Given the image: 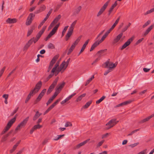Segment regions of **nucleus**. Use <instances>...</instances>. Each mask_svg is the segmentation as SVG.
Segmentation results:
<instances>
[{
	"label": "nucleus",
	"mask_w": 154,
	"mask_h": 154,
	"mask_svg": "<svg viewBox=\"0 0 154 154\" xmlns=\"http://www.w3.org/2000/svg\"><path fill=\"white\" fill-rule=\"evenodd\" d=\"M119 121H116V119H113L110 120L106 125L107 127L106 128V129H109L117 124Z\"/></svg>",
	"instance_id": "f257e3e1"
},
{
	"label": "nucleus",
	"mask_w": 154,
	"mask_h": 154,
	"mask_svg": "<svg viewBox=\"0 0 154 154\" xmlns=\"http://www.w3.org/2000/svg\"><path fill=\"white\" fill-rule=\"evenodd\" d=\"M35 17V14H33L32 13H31L28 16L26 21V25L29 26L32 23V20H33V18Z\"/></svg>",
	"instance_id": "f03ea898"
},
{
	"label": "nucleus",
	"mask_w": 154,
	"mask_h": 154,
	"mask_svg": "<svg viewBox=\"0 0 154 154\" xmlns=\"http://www.w3.org/2000/svg\"><path fill=\"white\" fill-rule=\"evenodd\" d=\"M46 28V26H43L42 29L38 32L36 35V38H34V43H35L39 39L42 35L44 32Z\"/></svg>",
	"instance_id": "7ed1b4c3"
},
{
	"label": "nucleus",
	"mask_w": 154,
	"mask_h": 154,
	"mask_svg": "<svg viewBox=\"0 0 154 154\" xmlns=\"http://www.w3.org/2000/svg\"><path fill=\"white\" fill-rule=\"evenodd\" d=\"M42 83L41 81L38 82L36 85L35 86L33 90H32L31 91H33L34 94H35L38 92L40 89L42 87Z\"/></svg>",
	"instance_id": "20e7f679"
},
{
	"label": "nucleus",
	"mask_w": 154,
	"mask_h": 154,
	"mask_svg": "<svg viewBox=\"0 0 154 154\" xmlns=\"http://www.w3.org/2000/svg\"><path fill=\"white\" fill-rule=\"evenodd\" d=\"M110 1V0H108L105 3L104 5L102 8H100L99 11L97 14V17H99V16H100L105 10V9L108 6V4L109 2Z\"/></svg>",
	"instance_id": "39448f33"
},
{
	"label": "nucleus",
	"mask_w": 154,
	"mask_h": 154,
	"mask_svg": "<svg viewBox=\"0 0 154 154\" xmlns=\"http://www.w3.org/2000/svg\"><path fill=\"white\" fill-rule=\"evenodd\" d=\"M64 64H63V63H61L60 66V67L57 68L56 70L54 72V74L55 76L57 75L60 71H61V73L63 72L65 70L64 69Z\"/></svg>",
	"instance_id": "423d86ee"
},
{
	"label": "nucleus",
	"mask_w": 154,
	"mask_h": 154,
	"mask_svg": "<svg viewBox=\"0 0 154 154\" xmlns=\"http://www.w3.org/2000/svg\"><path fill=\"white\" fill-rule=\"evenodd\" d=\"M134 38V37H132L130 38L122 46L121 48H120V49L121 50H122L128 46L130 44L131 42L133 40Z\"/></svg>",
	"instance_id": "0eeeda50"
},
{
	"label": "nucleus",
	"mask_w": 154,
	"mask_h": 154,
	"mask_svg": "<svg viewBox=\"0 0 154 154\" xmlns=\"http://www.w3.org/2000/svg\"><path fill=\"white\" fill-rule=\"evenodd\" d=\"M17 116V115H16L15 116L14 118L10 120L8 122L6 127L9 129L13 123L15 121Z\"/></svg>",
	"instance_id": "6e6552de"
},
{
	"label": "nucleus",
	"mask_w": 154,
	"mask_h": 154,
	"mask_svg": "<svg viewBox=\"0 0 154 154\" xmlns=\"http://www.w3.org/2000/svg\"><path fill=\"white\" fill-rule=\"evenodd\" d=\"M57 30V29L55 28L54 27L46 38L45 39V41H47L48 39L50 38L53 35H54L56 32Z\"/></svg>",
	"instance_id": "1a4fd4ad"
},
{
	"label": "nucleus",
	"mask_w": 154,
	"mask_h": 154,
	"mask_svg": "<svg viewBox=\"0 0 154 154\" xmlns=\"http://www.w3.org/2000/svg\"><path fill=\"white\" fill-rule=\"evenodd\" d=\"M132 102L131 100H129L124 102L118 104L114 106L115 108H116L120 106H123L131 103Z\"/></svg>",
	"instance_id": "9d476101"
},
{
	"label": "nucleus",
	"mask_w": 154,
	"mask_h": 154,
	"mask_svg": "<svg viewBox=\"0 0 154 154\" xmlns=\"http://www.w3.org/2000/svg\"><path fill=\"white\" fill-rule=\"evenodd\" d=\"M123 35V34L122 33H121L120 34H119L113 40V44H116L118 42L122 37Z\"/></svg>",
	"instance_id": "9b49d317"
},
{
	"label": "nucleus",
	"mask_w": 154,
	"mask_h": 154,
	"mask_svg": "<svg viewBox=\"0 0 154 154\" xmlns=\"http://www.w3.org/2000/svg\"><path fill=\"white\" fill-rule=\"evenodd\" d=\"M46 7L45 5H42L38 10H37L34 12L35 14H38L44 11L46 9Z\"/></svg>",
	"instance_id": "f8f14e48"
},
{
	"label": "nucleus",
	"mask_w": 154,
	"mask_h": 154,
	"mask_svg": "<svg viewBox=\"0 0 154 154\" xmlns=\"http://www.w3.org/2000/svg\"><path fill=\"white\" fill-rule=\"evenodd\" d=\"M73 30L69 29L68 32L65 36V39L67 41L69 39V38L70 37L73 32Z\"/></svg>",
	"instance_id": "ddd939ff"
},
{
	"label": "nucleus",
	"mask_w": 154,
	"mask_h": 154,
	"mask_svg": "<svg viewBox=\"0 0 154 154\" xmlns=\"http://www.w3.org/2000/svg\"><path fill=\"white\" fill-rule=\"evenodd\" d=\"M65 84V82H63L62 84H59L57 85V88H56V91L60 93L62 89L64 87Z\"/></svg>",
	"instance_id": "4468645a"
},
{
	"label": "nucleus",
	"mask_w": 154,
	"mask_h": 154,
	"mask_svg": "<svg viewBox=\"0 0 154 154\" xmlns=\"http://www.w3.org/2000/svg\"><path fill=\"white\" fill-rule=\"evenodd\" d=\"M59 56L58 55H55L52 58L51 60V61L50 64V65L53 66L54 64L55 63L57 60L58 59Z\"/></svg>",
	"instance_id": "2eb2a0df"
},
{
	"label": "nucleus",
	"mask_w": 154,
	"mask_h": 154,
	"mask_svg": "<svg viewBox=\"0 0 154 154\" xmlns=\"http://www.w3.org/2000/svg\"><path fill=\"white\" fill-rule=\"evenodd\" d=\"M89 140L90 139H88L82 142L79 143L76 145V148L77 149L79 148L81 146L85 145V144H86Z\"/></svg>",
	"instance_id": "dca6fc26"
},
{
	"label": "nucleus",
	"mask_w": 154,
	"mask_h": 154,
	"mask_svg": "<svg viewBox=\"0 0 154 154\" xmlns=\"http://www.w3.org/2000/svg\"><path fill=\"white\" fill-rule=\"evenodd\" d=\"M82 9V7L81 6H79L75 8L74 10L73 13L74 15H76L77 14H78L80 11Z\"/></svg>",
	"instance_id": "f3484780"
},
{
	"label": "nucleus",
	"mask_w": 154,
	"mask_h": 154,
	"mask_svg": "<svg viewBox=\"0 0 154 154\" xmlns=\"http://www.w3.org/2000/svg\"><path fill=\"white\" fill-rule=\"evenodd\" d=\"M89 41V39H88V40H87L85 42L84 44L83 45L81 50L79 54V55L80 54H81L82 52L85 49L87 45H88V42Z\"/></svg>",
	"instance_id": "a211bd4d"
},
{
	"label": "nucleus",
	"mask_w": 154,
	"mask_h": 154,
	"mask_svg": "<svg viewBox=\"0 0 154 154\" xmlns=\"http://www.w3.org/2000/svg\"><path fill=\"white\" fill-rule=\"evenodd\" d=\"M153 25L150 26L145 32L143 35V36H145L152 30L153 28Z\"/></svg>",
	"instance_id": "6ab92c4d"
},
{
	"label": "nucleus",
	"mask_w": 154,
	"mask_h": 154,
	"mask_svg": "<svg viewBox=\"0 0 154 154\" xmlns=\"http://www.w3.org/2000/svg\"><path fill=\"white\" fill-rule=\"evenodd\" d=\"M6 22L8 23H16L17 22V20L15 18L11 19L8 18L6 20Z\"/></svg>",
	"instance_id": "aec40b11"
},
{
	"label": "nucleus",
	"mask_w": 154,
	"mask_h": 154,
	"mask_svg": "<svg viewBox=\"0 0 154 154\" xmlns=\"http://www.w3.org/2000/svg\"><path fill=\"white\" fill-rule=\"evenodd\" d=\"M34 94V93H33V91H31L26 99L25 103H26L30 99L31 96H33Z\"/></svg>",
	"instance_id": "412c9836"
},
{
	"label": "nucleus",
	"mask_w": 154,
	"mask_h": 154,
	"mask_svg": "<svg viewBox=\"0 0 154 154\" xmlns=\"http://www.w3.org/2000/svg\"><path fill=\"white\" fill-rule=\"evenodd\" d=\"M100 44L99 42L97 41L95 42L92 45L90 50V51H92Z\"/></svg>",
	"instance_id": "4be33fe9"
},
{
	"label": "nucleus",
	"mask_w": 154,
	"mask_h": 154,
	"mask_svg": "<svg viewBox=\"0 0 154 154\" xmlns=\"http://www.w3.org/2000/svg\"><path fill=\"white\" fill-rule=\"evenodd\" d=\"M70 58H69L66 61V62L65 61H64L63 62H62V63H63V64H64V69H65L68 66L69 63L70 61Z\"/></svg>",
	"instance_id": "5701e85b"
},
{
	"label": "nucleus",
	"mask_w": 154,
	"mask_h": 154,
	"mask_svg": "<svg viewBox=\"0 0 154 154\" xmlns=\"http://www.w3.org/2000/svg\"><path fill=\"white\" fill-rule=\"evenodd\" d=\"M42 114H39L38 111H37L33 118V120H36Z\"/></svg>",
	"instance_id": "b1692460"
},
{
	"label": "nucleus",
	"mask_w": 154,
	"mask_h": 154,
	"mask_svg": "<svg viewBox=\"0 0 154 154\" xmlns=\"http://www.w3.org/2000/svg\"><path fill=\"white\" fill-rule=\"evenodd\" d=\"M110 60L108 59L107 61L104 63L103 65V66L105 68H109V63Z\"/></svg>",
	"instance_id": "393cba45"
},
{
	"label": "nucleus",
	"mask_w": 154,
	"mask_h": 154,
	"mask_svg": "<svg viewBox=\"0 0 154 154\" xmlns=\"http://www.w3.org/2000/svg\"><path fill=\"white\" fill-rule=\"evenodd\" d=\"M35 29V27L34 26H32L31 27L30 29L28 31L27 34V36H29L32 32L33 30Z\"/></svg>",
	"instance_id": "a878e982"
},
{
	"label": "nucleus",
	"mask_w": 154,
	"mask_h": 154,
	"mask_svg": "<svg viewBox=\"0 0 154 154\" xmlns=\"http://www.w3.org/2000/svg\"><path fill=\"white\" fill-rule=\"evenodd\" d=\"M150 119V118L149 116L147 117L140 121L139 122V123L140 124H143L145 122H146L148 121Z\"/></svg>",
	"instance_id": "bb28decb"
},
{
	"label": "nucleus",
	"mask_w": 154,
	"mask_h": 154,
	"mask_svg": "<svg viewBox=\"0 0 154 154\" xmlns=\"http://www.w3.org/2000/svg\"><path fill=\"white\" fill-rule=\"evenodd\" d=\"M59 79L58 77H57L55 79L54 81L52 84L51 85V86L54 88L55 86L57 85V81Z\"/></svg>",
	"instance_id": "cd10ccee"
},
{
	"label": "nucleus",
	"mask_w": 154,
	"mask_h": 154,
	"mask_svg": "<svg viewBox=\"0 0 154 154\" xmlns=\"http://www.w3.org/2000/svg\"><path fill=\"white\" fill-rule=\"evenodd\" d=\"M92 103V101L90 100L89 101L87 102L83 106V107L85 109H86L88 108L91 104Z\"/></svg>",
	"instance_id": "c85d7f7f"
},
{
	"label": "nucleus",
	"mask_w": 154,
	"mask_h": 154,
	"mask_svg": "<svg viewBox=\"0 0 154 154\" xmlns=\"http://www.w3.org/2000/svg\"><path fill=\"white\" fill-rule=\"evenodd\" d=\"M116 65L117 64H116L115 63L113 64L112 63H109V69L112 70V69L115 68Z\"/></svg>",
	"instance_id": "c756f323"
},
{
	"label": "nucleus",
	"mask_w": 154,
	"mask_h": 154,
	"mask_svg": "<svg viewBox=\"0 0 154 154\" xmlns=\"http://www.w3.org/2000/svg\"><path fill=\"white\" fill-rule=\"evenodd\" d=\"M59 62H57V63H56L55 65L54 66L53 68L52 69V72H54L56 70V69L58 67L59 65Z\"/></svg>",
	"instance_id": "7c9ffc66"
},
{
	"label": "nucleus",
	"mask_w": 154,
	"mask_h": 154,
	"mask_svg": "<svg viewBox=\"0 0 154 154\" xmlns=\"http://www.w3.org/2000/svg\"><path fill=\"white\" fill-rule=\"evenodd\" d=\"M54 88V87L51 85L47 91V94L48 95L50 94L53 90Z\"/></svg>",
	"instance_id": "2f4dec72"
},
{
	"label": "nucleus",
	"mask_w": 154,
	"mask_h": 154,
	"mask_svg": "<svg viewBox=\"0 0 154 154\" xmlns=\"http://www.w3.org/2000/svg\"><path fill=\"white\" fill-rule=\"evenodd\" d=\"M120 18V17H118V18L116 20V21L115 23L113 24V25L111 26V27L113 29H114L115 27L117 25V24L118 23V22L119 21Z\"/></svg>",
	"instance_id": "473e14b6"
},
{
	"label": "nucleus",
	"mask_w": 154,
	"mask_h": 154,
	"mask_svg": "<svg viewBox=\"0 0 154 154\" xmlns=\"http://www.w3.org/2000/svg\"><path fill=\"white\" fill-rule=\"evenodd\" d=\"M61 17V16L60 14L58 15L56 17L54 20H53V22H54L55 23H56L60 19Z\"/></svg>",
	"instance_id": "72a5a7b5"
},
{
	"label": "nucleus",
	"mask_w": 154,
	"mask_h": 154,
	"mask_svg": "<svg viewBox=\"0 0 154 154\" xmlns=\"http://www.w3.org/2000/svg\"><path fill=\"white\" fill-rule=\"evenodd\" d=\"M75 47V46H74L73 45H72L70 48V49H69V51L67 53V54L69 55L73 51V49H74V48Z\"/></svg>",
	"instance_id": "f704fd0d"
},
{
	"label": "nucleus",
	"mask_w": 154,
	"mask_h": 154,
	"mask_svg": "<svg viewBox=\"0 0 154 154\" xmlns=\"http://www.w3.org/2000/svg\"><path fill=\"white\" fill-rule=\"evenodd\" d=\"M77 22V20H75L74 22H73L71 26H70L69 28V29H72V30H73V29L74 28V26H75V25L76 24Z\"/></svg>",
	"instance_id": "c9c22d12"
},
{
	"label": "nucleus",
	"mask_w": 154,
	"mask_h": 154,
	"mask_svg": "<svg viewBox=\"0 0 154 154\" xmlns=\"http://www.w3.org/2000/svg\"><path fill=\"white\" fill-rule=\"evenodd\" d=\"M42 127V125H40L39 124H37L36 125H35L33 127V129H34L35 130H36L37 129H39L41 128Z\"/></svg>",
	"instance_id": "e433bc0d"
},
{
	"label": "nucleus",
	"mask_w": 154,
	"mask_h": 154,
	"mask_svg": "<svg viewBox=\"0 0 154 154\" xmlns=\"http://www.w3.org/2000/svg\"><path fill=\"white\" fill-rule=\"evenodd\" d=\"M106 98V96H103L100 99L97 100L96 101V103L97 104H98L100 103L101 102H102L103 100L104 99Z\"/></svg>",
	"instance_id": "4c0bfd02"
},
{
	"label": "nucleus",
	"mask_w": 154,
	"mask_h": 154,
	"mask_svg": "<svg viewBox=\"0 0 154 154\" xmlns=\"http://www.w3.org/2000/svg\"><path fill=\"white\" fill-rule=\"evenodd\" d=\"M61 100V99L59 98L56 101H55L52 104L51 106V107L53 108L54 106L57 104Z\"/></svg>",
	"instance_id": "58836bf2"
},
{
	"label": "nucleus",
	"mask_w": 154,
	"mask_h": 154,
	"mask_svg": "<svg viewBox=\"0 0 154 154\" xmlns=\"http://www.w3.org/2000/svg\"><path fill=\"white\" fill-rule=\"evenodd\" d=\"M81 38V36H79L77 38V39L76 40V41L74 42V43L72 44V45H73L74 46H75V45H77L78 44V42L80 41Z\"/></svg>",
	"instance_id": "ea45409f"
},
{
	"label": "nucleus",
	"mask_w": 154,
	"mask_h": 154,
	"mask_svg": "<svg viewBox=\"0 0 154 154\" xmlns=\"http://www.w3.org/2000/svg\"><path fill=\"white\" fill-rule=\"evenodd\" d=\"M29 119V117L28 116L25 119H24L23 121L21 122V123L24 126L25 125L28 121Z\"/></svg>",
	"instance_id": "a19ab883"
},
{
	"label": "nucleus",
	"mask_w": 154,
	"mask_h": 154,
	"mask_svg": "<svg viewBox=\"0 0 154 154\" xmlns=\"http://www.w3.org/2000/svg\"><path fill=\"white\" fill-rule=\"evenodd\" d=\"M9 136L8 134H7L3 136L2 139V141L4 142L7 140V138Z\"/></svg>",
	"instance_id": "79ce46f5"
},
{
	"label": "nucleus",
	"mask_w": 154,
	"mask_h": 154,
	"mask_svg": "<svg viewBox=\"0 0 154 154\" xmlns=\"http://www.w3.org/2000/svg\"><path fill=\"white\" fill-rule=\"evenodd\" d=\"M94 78V75H93L86 82L85 85H87L89 83L92 81V80Z\"/></svg>",
	"instance_id": "37998d69"
},
{
	"label": "nucleus",
	"mask_w": 154,
	"mask_h": 154,
	"mask_svg": "<svg viewBox=\"0 0 154 154\" xmlns=\"http://www.w3.org/2000/svg\"><path fill=\"white\" fill-rule=\"evenodd\" d=\"M47 20L46 19V18H44V19L42 21V22L40 23L39 25L38 26V28L39 29L44 24V23H45V21Z\"/></svg>",
	"instance_id": "c03bdc74"
},
{
	"label": "nucleus",
	"mask_w": 154,
	"mask_h": 154,
	"mask_svg": "<svg viewBox=\"0 0 154 154\" xmlns=\"http://www.w3.org/2000/svg\"><path fill=\"white\" fill-rule=\"evenodd\" d=\"M68 26H66L64 27V29H63V30L62 32V34L61 37H63L64 35L66 32V31L68 27Z\"/></svg>",
	"instance_id": "a18cd8bd"
},
{
	"label": "nucleus",
	"mask_w": 154,
	"mask_h": 154,
	"mask_svg": "<svg viewBox=\"0 0 154 154\" xmlns=\"http://www.w3.org/2000/svg\"><path fill=\"white\" fill-rule=\"evenodd\" d=\"M48 47L49 49H54L55 48L54 45L51 43H49L48 45Z\"/></svg>",
	"instance_id": "49530a36"
},
{
	"label": "nucleus",
	"mask_w": 154,
	"mask_h": 154,
	"mask_svg": "<svg viewBox=\"0 0 154 154\" xmlns=\"http://www.w3.org/2000/svg\"><path fill=\"white\" fill-rule=\"evenodd\" d=\"M24 126L23 124L20 122L16 128L15 130L17 131L19 129H20V128H21L23 126Z\"/></svg>",
	"instance_id": "de8ad7c7"
},
{
	"label": "nucleus",
	"mask_w": 154,
	"mask_h": 154,
	"mask_svg": "<svg viewBox=\"0 0 154 154\" xmlns=\"http://www.w3.org/2000/svg\"><path fill=\"white\" fill-rule=\"evenodd\" d=\"M9 129L5 127L3 130L2 131V132L0 134L1 135H2L8 131V130Z\"/></svg>",
	"instance_id": "09e8293b"
},
{
	"label": "nucleus",
	"mask_w": 154,
	"mask_h": 154,
	"mask_svg": "<svg viewBox=\"0 0 154 154\" xmlns=\"http://www.w3.org/2000/svg\"><path fill=\"white\" fill-rule=\"evenodd\" d=\"M101 56L100 55H99V56L98 58H96L94 61L93 62L91 63L92 65H94L95 63H96L98 61H99L100 60V57H101Z\"/></svg>",
	"instance_id": "8fccbe9b"
},
{
	"label": "nucleus",
	"mask_w": 154,
	"mask_h": 154,
	"mask_svg": "<svg viewBox=\"0 0 154 154\" xmlns=\"http://www.w3.org/2000/svg\"><path fill=\"white\" fill-rule=\"evenodd\" d=\"M53 10L52 9H51L48 12V13L47 14V15L45 18H46V19L47 20L48 18L49 17V16L51 13L52 11Z\"/></svg>",
	"instance_id": "3c124183"
},
{
	"label": "nucleus",
	"mask_w": 154,
	"mask_h": 154,
	"mask_svg": "<svg viewBox=\"0 0 154 154\" xmlns=\"http://www.w3.org/2000/svg\"><path fill=\"white\" fill-rule=\"evenodd\" d=\"M151 23V21L150 20H148L147 22L145 23L144 24L143 26V28H144L148 25H149Z\"/></svg>",
	"instance_id": "603ef678"
},
{
	"label": "nucleus",
	"mask_w": 154,
	"mask_h": 154,
	"mask_svg": "<svg viewBox=\"0 0 154 154\" xmlns=\"http://www.w3.org/2000/svg\"><path fill=\"white\" fill-rule=\"evenodd\" d=\"M34 37L32 38L28 41L27 43L30 45L33 42L34 43Z\"/></svg>",
	"instance_id": "864d4df0"
},
{
	"label": "nucleus",
	"mask_w": 154,
	"mask_h": 154,
	"mask_svg": "<svg viewBox=\"0 0 154 154\" xmlns=\"http://www.w3.org/2000/svg\"><path fill=\"white\" fill-rule=\"evenodd\" d=\"M34 37L32 38L28 41L27 43L30 45L33 42L34 43Z\"/></svg>",
	"instance_id": "5fc2aeb1"
},
{
	"label": "nucleus",
	"mask_w": 154,
	"mask_h": 154,
	"mask_svg": "<svg viewBox=\"0 0 154 154\" xmlns=\"http://www.w3.org/2000/svg\"><path fill=\"white\" fill-rule=\"evenodd\" d=\"M46 89H44L43 90H42V91L39 94V95L40 96H41L42 97L45 94V93L46 91Z\"/></svg>",
	"instance_id": "6e6d98bb"
},
{
	"label": "nucleus",
	"mask_w": 154,
	"mask_h": 154,
	"mask_svg": "<svg viewBox=\"0 0 154 154\" xmlns=\"http://www.w3.org/2000/svg\"><path fill=\"white\" fill-rule=\"evenodd\" d=\"M18 109H19V107H17L11 113L10 116H13L14 114H15L17 112V111H18Z\"/></svg>",
	"instance_id": "4d7b16f0"
},
{
	"label": "nucleus",
	"mask_w": 154,
	"mask_h": 154,
	"mask_svg": "<svg viewBox=\"0 0 154 154\" xmlns=\"http://www.w3.org/2000/svg\"><path fill=\"white\" fill-rule=\"evenodd\" d=\"M59 93V92H58V91L56 90V91L54 94L51 98H52V99H54Z\"/></svg>",
	"instance_id": "13d9d810"
},
{
	"label": "nucleus",
	"mask_w": 154,
	"mask_h": 154,
	"mask_svg": "<svg viewBox=\"0 0 154 154\" xmlns=\"http://www.w3.org/2000/svg\"><path fill=\"white\" fill-rule=\"evenodd\" d=\"M52 109H53L52 107L50 106L45 112L44 113V115H45L46 113H48L50 110H51Z\"/></svg>",
	"instance_id": "bf43d9fd"
},
{
	"label": "nucleus",
	"mask_w": 154,
	"mask_h": 154,
	"mask_svg": "<svg viewBox=\"0 0 154 154\" xmlns=\"http://www.w3.org/2000/svg\"><path fill=\"white\" fill-rule=\"evenodd\" d=\"M139 130H140V129H136L134 131H132L131 133H130L128 134L127 136H129L131 135L132 134H134V133L139 131Z\"/></svg>",
	"instance_id": "052dcab7"
},
{
	"label": "nucleus",
	"mask_w": 154,
	"mask_h": 154,
	"mask_svg": "<svg viewBox=\"0 0 154 154\" xmlns=\"http://www.w3.org/2000/svg\"><path fill=\"white\" fill-rule=\"evenodd\" d=\"M153 12L154 11H153L152 9V8L150 10H148L146 12H145L144 14V15H146Z\"/></svg>",
	"instance_id": "680f3d73"
},
{
	"label": "nucleus",
	"mask_w": 154,
	"mask_h": 154,
	"mask_svg": "<svg viewBox=\"0 0 154 154\" xmlns=\"http://www.w3.org/2000/svg\"><path fill=\"white\" fill-rule=\"evenodd\" d=\"M72 126V124L70 122H66V124L65 125V127H67L69 126Z\"/></svg>",
	"instance_id": "e2e57ef3"
},
{
	"label": "nucleus",
	"mask_w": 154,
	"mask_h": 154,
	"mask_svg": "<svg viewBox=\"0 0 154 154\" xmlns=\"http://www.w3.org/2000/svg\"><path fill=\"white\" fill-rule=\"evenodd\" d=\"M76 94V93H74L69 95L68 97L66 98L68 101L72 97L74 96Z\"/></svg>",
	"instance_id": "0e129e2a"
},
{
	"label": "nucleus",
	"mask_w": 154,
	"mask_h": 154,
	"mask_svg": "<svg viewBox=\"0 0 154 154\" xmlns=\"http://www.w3.org/2000/svg\"><path fill=\"white\" fill-rule=\"evenodd\" d=\"M30 45L27 43L26 44V45H25L23 48V49L24 50H27L28 48L30 46Z\"/></svg>",
	"instance_id": "69168bd1"
},
{
	"label": "nucleus",
	"mask_w": 154,
	"mask_h": 154,
	"mask_svg": "<svg viewBox=\"0 0 154 154\" xmlns=\"http://www.w3.org/2000/svg\"><path fill=\"white\" fill-rule=\"evenodd\" d=\"M107 51L106 49H105L104 50H100L98 51V52L97 53V54H102L103 53Z\"/></svg>",
	"instance_id": "338daca9"
},
{
	"label": "nucleus",
	"mask_w": 154,
	"mask_h": 154,
	"mask_svg": "<svg viewBox=\"0 0 154 154\" xmlns=\"http://www.w3.org/2000/svg\"><path fill=\"white\" fill-rule=\"evenodd\" d=\"M147 151V149H144L142 151L139 152L138 154H145L146 153Z\"/></svg>",
	"instance_id": "774afa93"
}]
</instances>
